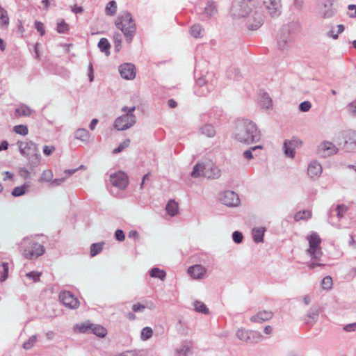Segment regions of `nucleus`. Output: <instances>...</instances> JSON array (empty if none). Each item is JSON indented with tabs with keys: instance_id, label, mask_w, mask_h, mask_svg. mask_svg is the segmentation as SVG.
<instances>
[{
	"instance_id": "f257e3e1",
	"label": "nucleus",
	"mask_w": 356,
	"mask_h": 356,
	"mask_svg": "<svg viewBox=\"0 0 356 356\" xmlns=\"http://www.w3.org/2000/svg\"><path fill=\"white\" fill-rule=\"evenodd\" d=\"M19 250L23 257L29 260H33L43 255L45 248L35 238H24L19 244Z\"/></svg>"
},
{
	"instance_id": "f03ea898",
	"label": "nucleus",
	"mask_w": 356,
	"mask_h": 356,
	"mask_svg": "<svg viewBox=\"0 0 356 356\" xmlns=\"http://www.w3.org/2000/svg\"><path fill=\"white\" fill-rule=\"evenodd\" d=\"M116 27L123 33L126 41L130 43L136 32V24L131 14L124 12L120 15L115 21Z\"/></svg>"
},
{
	"instance_id": "7ed1b4c3",
	"label": "nucleus",
	"mask_w": 356,
	"mask_h": 356,
	"mask_svg": "<svg viewBox=\"0 0 356 356\" xmlns=\"http://www.w3.org/2000/svg\"><path fill=\"white\" fill-rule=\"evenodd\" d=\"M261 134L252 121L245 120L236 134V138L241 143L250 144L260 140Z\"/></svg>"
},
{
	"instance_id": "20e7f679",
	"label": "nucleus",
	"mask_w": 356,
	"mask_h": 356,
	"mask_svg": "<svg viewBox=\"0 0 356 356\" xmlns=\"http://www.w3.org/2000/svg\"><path fill=\"white\" fill-rule=\"evenodd\" d=\"M135 109V106L131 108L124 106L122 111L124 114L116 118L114 122L115 128L119 131H123L134 126L136 122V118L133 114Z\"/></svg>"
},
{
	"instance_id": "39448f33",
	"label": "nucleus",
	"mask_w": 356,
	"mask_h": 356,
	"mask_svg": "<svg viewBox=\"0 0 356 356\" xmlns=\"http://www.w3.org/2000/svg\"><path fill=\"white\" fill-rule=\"evenodd\" d=\"M256 0H236L232 6V13L234 17L241 18L248 16L255 8Z\"/></svg>"
},
{
	"instance_id": "423d86ee",
	"label": "nucleus",
	"mask_w": 356,
	"mask_h": 356,
	"mask_svg": "<svg viewBox=\"0 0 356 356\" xmlns=\"http://www.w3.org/2000/svg\"><path fill=\"white\" fill-rule=\"evenodd\" d=\"M191 176L195 178L204 177L208 179H216L220 176V170L213 164L203 165L197 163L194 166Z\"/></svg>"
},
{
	"instance_id": "0eeeda50",
	"label": "nucleus",
	"mask_w": 356,
	"mask_h": 356,
	"mask_svg": "<svg viewBox=\"0 0 356 356\" xmlns=\"http://www.w3.org/2000/svg\"><path fill=\"white\" fill-rule=\"evenodd\" d=\"M309 248L307 250V252L310 254L312 259L318 260L322 254L321 243V239L317 233L312 232L307 237Z\"/></svg>"
},
{
	"instance_id": "6e6552de",
	"label": "nucleus",
	"mask_w": 356,
	"mask_h": 356,
	"mask_svg": "<svg viewBox=\"0 0 356 356\" xmlns=\"http://www.w3.org/2000/svg\"><path fill=\"white\" fill-rule=\"evenodd\" d=\"M236 335L240 340L248 343H257L262 339V335L259 332L244 329L238 330Z\"/></svg>"
},
{
	"instance_id": "1a4fd4ad",
	"label": "nucleus",
	"mask_w": 356,
	"mask_h": 356,
	"mask_svg": "<svg viewBox=\"0 0 356 356\" xmlns=\"http://www.w3.org/2000/svg\"><path fill=\"white\" fill-rule=\"evenodd\" d=\"M59 299L65 307L70 309H76L80 305L78 298L69 291L61 292L59 295Z\"/></svg>"
},
{
	"instance_id": "9d476101",
	"label": "nucleus",
	"mask_w": 356,
	"mask_h": 356,
	"mask_svg": "<svg viewBox=\"0 0 356 356\" xmlns=\"http://www.w3.org/2000/svg\"><path fill=\"white\" fill-rule=\"evenodd\" d=\"M220 200L222 204L229 207H236L239 203L238 195L231 191L224 192L221 195Z\"/></svg>"
},
{
	"instance_id": "9b49d317",
	"label": "nucleus",
	"mask_w": 356,
	"mask_h": 356,
	"mask_svg": "<svg viewBox=\"0 0 356 356\" xmlns=\"http://www.w3.org/2000/svg\"><path fill=\"white\" fill-rule=\"evenodd\" d=\"M338 149L331 142L325 141L318 147V153L322 156H329L336 154Z\"/></svg>"
},
{
	"instance_id": "f8f14e48",
	"label": "nucleus",
	"mask_w": 356,
	"mask_h": 356,
	"mask_svg": "<svg viewBox=\"0 0 356 356\" xmlns=\"http://www.w3.org/2000/svg\"><path fill=\"white\" fill-rule=\"evenodd\" d=\"M111 181L113 186L121 189L125 188L129 183L127 175L122 172L112 175Z\"/></svg>"
},
{
	"instance_id": "ddd939ff",
	"label": "nucleus",
	"mask_w": 356,
	"mask_h": 356,
	"mask_svg": "<svg viewBox=\"0 0 356 356\" xmlns=\"http://www.w3.org/2000/svg\"><path fill=\"white\" fill-rule=\"evenodd\" d=\"M333 1L334 0H323L322 5L319 8L323 18H330L334 15Z\"/></svg>"
},
{
	"instance_id": "4468645a",
	"label": "nucleus",
	"mask_w": 356,
	"mask_h": 356,
	"mask_svg": "<svg viewBox=\"0 0 356 356\" xmlns=\"http://www.w3.org/2000/svg\"><path fill=\"white\" fill-rule=\"evenodd\" d=\"M302 142L298 138H293L291 140H286L284 143L285 154L291 158L295 155V148L301 146Z\"/></svg>"
},
{
	"instance_id": "2eb2a0df",
	"label": "nucleus",
	"mask_w": 356,
	"mask_h": 356,
	"mask_svg": "<svg viewBox=\"0 0 356 356\" xmlns=\"http://www.w3.org/2000/svg\"><path fill=\"white\" fill-rule=\"evenodd\" d=\"M120 73L125 79H133L136 76V68L134 65L124 63L120 66Z\"/></svg>"
},
{
	"instance_id": "dca6fc26",
	"label": "nucleus",
	"mask_w": 356,
	"mask_h": 356,
	"mask_svg": "<svg viewBox=\"0 0 356 356\" xmlns=\"http://www.w3.org/2000/svg\"><path fill=\"white\" fill-rule=\"evenodd\" d=\"M20 152L26 156L33 154L37 150V147L32 141H22L19 143Z\"/></svg>"
},
{
	"instance_id": "f3484780",
	"label": "nucleus",
	"mask_w": 356,
	"mask_h": 356,
	"mask_svg": "<svg viewBox=\"0 0 356 356\" xmlns=\"http://www.w3.org/2000/svg\"><path fill=\"white\" fill-rule=\"evenodd\" d=\"M206 272L205 268L199 264L191 266L188 269V274L194 279L202 278L205 275Z\"/></svg>"
},
{
	"instance_id": "a211bd4d",
	"label": "nucleus",
	"mask_w": 356,
	"mask_h": 356,
	"mask_svg": "<svg viewBox=\"0 0 356 356\" xmlns=\"http://www.w3.org/2000/svg\"><path fill=\"white\" fill-rule=\"evenodd\" d=\"M273 312L270 311H260L257 314L250 318V321L254 323H262L270 320L273 317Z\"/></svg>"
},
{
	"instance_id": "6ab92c4d",
	"label": "nucleus",
	"mask_w": 356,
	"mask_h": 356,
	"mask_svg": "<svg viewBox=\"0 0 356 356\" xmlns=\"http://www.w3.org/2000/svg\"><path fill=\"white\" fill-rule=\"evenodd\" d=\"M307 170L309 177L316 179L322 173V167L319 163L313 161L309 165Z\"/></svg>"
},
{
	"instance_id": "aec40b11",
	"label": "nucleus",
	"mask_w": 356,
	"mask_h": 356,
	"mask_svg": "<svg viewBox=\"0 0 356 356\" xmlns=\"http://www.w3.org/2000/svg\"><path fill=\"white\" fill-rule=\"evenodd\" d=\"M264 4L271 15H277L280 8V0H264Z\"/></svg>"
},
{
	"instance_id": "412c9836",
	"label": "nucleus",
	"mask_w": 356,
	"mask_h": 356,
	"mask_svg": "<svg viewBox=\"0 0 356 356\" xmlns=\"http://www.w3.org/2000/svg\"><path fill=\"white\" fill-rule=\"evenodd\" d=\"M92 327V324L90 322H84L75 325L74 327V330L75 332L87 333L90 332Z\"/></svg>"
},
{
	"instance_id": "4be33fe9",
	"label": "nucleus",
	"mask_w": 356,
	"mask_h": 356,
	"mask_svg": "<svg viewBox=\"0 0 356 356\" xmlns=\"http://www.w3.org/2000/svg\"><path fill=\"white\" fill-rule=\"evenodd\" d=\"M32 113V110L27 106L22 105L15 111V115L17 118L29 116Z\"/></svg>"
},
{
	"instance_id": "5701e85b",
	"label": "nucleus",
	"mask_w": 356,
	"mask_h": 356,
	"mask_svg": "<svg viewBox=\"0 0 356 356\" xmlns=\"http://www.w3.org/2000/svg\"><path fill=\"white\" fill-rule=\"evenodd\" d=\"M90 331L96 336L103 338L107 334L106 329L100 325H93Z\"/></svg>"
},
{
	"instance_id": "b1692460",
	"label": "nucleus",
	"mask_w": 356,
	"mask_h": 356,
	"mask_svg": "<svg viewBox=\"0 0 356 356\" xmlns=\"http://www.w3.org/2000/svg\"><path fill=\"white\" fill-rule=\"evenodd\" d=\"M166 211L172 216H175L178 213V204L174 200H170L166 205Z\"/></svg>"
},
{
	"instance_id": "393cba45",
	"label": "nucleus",
	"mask_w": 356,
	"mask_h": 356,
	"mask_svg": "<svg viewBox=\"0 0 356 356\" xmlns=\"http://www.w3.org/2000/svg\"><path fill=\"white\" fill-rule=\"evenodd\" d=\"M54 177V173L51 170L46 169L44 170L42 174L40 175L38 181L40 183L42 182H49L52 180Z\"/></svg>"
},
{
	"instance_id": "a878e982",
	"label": "nucleus",
	"mask_w": 356,
	"mask_h": 356,
	"mask_svg": "<svg viewBox=\"0 0 356 356\" xmlns=\"http://www.w3.org/2000/svg\"><path fill=\"white\" fill-rule=\"evenodd\" d=\"M265 229L264 227L254 228L252 230V236L256 243L263 241Z\"/></svg>"
},
{
	"instance_id": "bb28decb",
	"label": "nucleus",
	"mask_w": 356,
	"mask_h": 356,
	"mask_svg": "<svg viewBox=\"0 0 356 356\" xmlns=\"http://www.w3.org/2000/svg\"><path fill=\"white\" fill-rule=\"evenodd\" d=\"M9 24V17L7 11L0 6V27L7 28Z\"/></svg>"
},
{
	"instance_id": "cd10ccee",
	"label": "nucleus",
	"mask_w": 356,
	"mask_h": 356,
	"mask_svg": "<svg viewBox=\"0 0 356 356\" xmlns=\"http://www.w3.org/2000/svg\"><path fill=\"white\" fill-rule=\"evenodd\" d=\"M29 188V184H24L20 186L15 187L12 191V195L14 197H19L24 195Z\"/></svg>"
},
{
	"instance_id": "c85d7f7f",
	"label": "nucleus",
	"mask_w": 356,
	"mask_h": 356,
	"mask_svg": "<svg viewBox=\"0 0 356 356\" xmlns=\"http://www.w3.org/2000/svg\"><path fill=\"white\" fill-rule=\"evenodd\" d=\"M98 47L102 52H104L106 55H109V49L111 44L106 38H101L98 43Z\"/></svg>"
},
{
	"instance_id": "c756f323",
	"label": "nucleus",
	"mask_w": 356,
	"mask_h": 356,
	"mask_svg": "<svg viewBox=\"0 0 356 356\" xmlns=\"http://www.w3.org/2000/svg\"><path fill=\"white\" fill-rule=\"evenodd\" d=\"M150 276L152 277L158 278L161 280H164L166 276V273L159 268H154L150 270Z\"/></svg>"
},
{
	"instance_id": "7c9ffc66",
	"label": "nucleus",
	"mask_w": 356,
	"mask_h": 356,
	"mask_svg": "<svg viewBox=\"0 0 356 356\" xmlns=\"http://www.w3.org/2000/svg\"><path fill=\"white\" fill-rule=\"evenodd\" d=\"M311 217L312 211L309 210H304L297 212L294 216L295 220L296 221H299L301 220H307L309 219Z\"/></svg>"
},
{
	"instance_id": "2f4dec72",
	"label": "nucleus",
	"mask_w": 356,
	"mask_h": 356,
	"mask_svg": "<svg viewBox=\"0 0 356 356\" xmlns=\"http://www.w3.org/2000/svg\"><path fill=\"white\" fill-rule=\"evenodd\" d=\"M75 137L76 139L80 140L81 141H86L88 140L89 137H90V134L86 129H79L76 131Z\"/></svg>"
},
{
	"instance_id": "473e14b6",
	"label": "nucleus",
	"mask_w": 356,
	"mask_h": 356,
	"mask_svg": "<svg viewBox=\"0 0 356 356\" xmlns=\"http://www.w3.org/2000/svg\"><path fill=\"white\" fill-rule=\"evenodd\" d=\"M8 264L7 263L0 264V281L3 282L8 277Z\"/></svg>"
},
{
	"instance_id": "72a5a7b5",
	"label": "nucleus",
	"mask_w": 356,
	"mask_h": 356,
	"mask_svg": "<svg viewBox=\"0 0 356 356\" xmlns=\"http://www.w3.org/2000/svg\"><path fill=\"white\" fill-rule=\"evenodd\" d=\"M56 31L59 33H66L69 31V25L63 19H60L57 23Z\"/></svg>"
},
{
	"instance_id": "f704fd0d",
	"label": "nucleus",
	"mask_w": 356,
	"mask_h": 356,
	"mask_svg": "<svg viewBox=\"0 0 356 356\" xmlns=\"http://www.w3.org/2000/svg\"><path fill=\"white\" fill-rule=\"evenodd\" d=\"M13 131L16 134L26 136L29 133V129L26 125L19 124L13 127Z\"/></svg>"
},
{
	"instance_id": "c9c22d12",
	"label": "nucleus",
	"mask_w": 356,
	"mask_h": 356,
	"mask_svg": "<svg viewBox=\"0 0 356 356\" xmlns=\"http://www.w3.org/2000/svg\"><path fill=\"white\" fill-rule=\"evenodd\" d=\"M153 335V330L150 327H145L141 331L140 338L143 341H147Z\"/></svg>"
},
{
	"instance_id": "e433bc0d",
	"label": "nucleus",
	"mask_w": 356,
	"mask_h": 356,
	"mask_svg": "<svg viewBox=\"0 0 356 356\" xmlns=\"http://www.w3.org/2000/svg\"><path fill=\"white\" fill-rule=\"evenodd\" d=\"M117 10V4L115 1H111L106 7V13L107 15H113Z\"/></svg>"
},
{
	"instance_id": "4c0bfd02",
	"label": "nucleus",
	"mask_w": 356,
	"mask_h": 356,
	"mask_svg": "<svg viewBox=\"0 0 356 356\" xmlns=\"http://www.w3.org/2000/svg\"><path fill=\"white\" fill-rule=\"evenodd\" d=\"M195 309L197 312H201L203 314H208L209 309L207 306L201 301H195L194 303Z\"/></svg>"
},
{
	"instance_id": "58836bf2",
	"label": "nucleus",
	"mask_w": 356,
	"mask_h": 356,
	"mask_svg": "<svg viewBox=\"0 0 356 356\" xmlns=\"http://www.w3.org/2000/svg\"><path fill=\"white\" fill-rule=\"evenodd\" d=\"M203 29L199 24H195L191 28V33L195 38H199L202 35Z\"/></svg>"
},
{
	"instance_id": "ea45409f",
	"label": "nucleus",
	"mask_w": 356,
	"mask_h": 356,
	"mask_svg": "<svg viewBox=\"0 0 356 356\" xmlns=\"http://www.w3.org/2000/svg\"><path fill=\"white\" fill-rule=\"evenodd\" d=\"M103 248L102 243H93L90 246V254L92 257H95L99 254Z\"/></svg>"
},
{
	"instance_id": "a19ab883",
	"label": "nucleus",
	"mask_w": 356,
	"mask_h": 356,
	"mask_svg": "<svg viewBox=\"0 0 356 356\" xmlns=\"http://www.w3.org/2000/svg\"><path fill=\"white\" fill-rule=\"evenodd\" d=\"M202 132L208 137H213L216 134L215 129L211 125H205L203 127Z\"/></svg>"
},
{
	"instance_id": "79ce46f5",
	"label": "nucleus",
	"mask_w": 356,
	"mask_h": 356,
	"mask_svg": "<svg viewBox=\"0 0 356 356\" xmlns=\"http://www.w3.org/2000/svg\"><path fill=\"white\" fill-rule=\"evenodd\" d=\"M131 140L130 139H126L122 143L120 144L118 148H115L113 150V154H118L123 151L125 148L129 147L130 145Z\"/></svg>"
},
{
	"instance_id": "37998d69",
	"label": "nucleus",
	"mask_w": 356,
	"mask_h": 356,
	"mask_svg": "<svg viewBox=\"0 0 356 356\" xmlns=\"http://www.w3.org/2000/svg\"><path fill=\"white\" fill-rule=\"evenodd\" d=\"M42 275V273L37 271H31L26 274V276L31 280L34 282H37L40 281V277Z\"/></svg>"
},
{
	"instance_id": "c03bdc74",
	"label": "nucleus",
	"mask_w": 356,
	"mask_h": 356,
	"mask_svg": "<svg viewBox=\"0 0 356 356\" xmlns=\"http://www.w3.org/2000/svg\"><path fill=\"white\" fill-rule=\"evenodd\" d=\"M348 206H346L345 204L338 205L336 208L337 217H339V218L343 217L344 216V214L346 213V211H348Z\"/></svg>"
},
{
	"instance_id": "a18cd8bd",
	"label": "nucleus",
	"mask_w": 356,
	"mask_h": 356,
	"mask_svg": "<svg viewBox=\"0 0 356 356\" xmlns=\"http://www.w3.org/2000/svg\"><path fill=\"white\" fill-rule=\"evenodd\" d=\"M113 42L116 51H119L120 50L122 43V38L120 33H116L113 35Z\"/></svg>"
},
{
	"instance_id": "49530a36",
	"label": "nucleus",
	"mask_w": 356,
	"mask_h": 356,
	"mask_svg": "<svg viewBox=\"0 0 356 356\" xmlns=\"http://www.w3.org/2000/svg\"><path fill=\"white\" fill-rule=\"evenodd\" d=\"M332 286V279L330 276H326L322 280V286L324 289H330Z\"/></svg>"
},
{
	"instance_id": "de8ad7c7",
	"label": "nucleus",
	"mask_w": 356,
	"mask_h": 356,
	"mask_svg": "<svg viewBox=\"0 0 356 356\" xmlns=\"http://www.w3.org/2000/svg\"><path fill=\"white\" fill-rule=\"evenodd\" d=\"M36 341H37V339H36L35 336L31 337L28 339V341L24 342V346H23L24 348L26 349V350L31 348L35 343Z\"/></svg>"
},
{
	"instance_id": "09e8293b",
	"label": "nucleus",
	"mask_w": 356,
	"mask_h": 356,
	"mask_svg": "<svg viewBox=\"0 0 356 356\" xmlns=\"http://www.w3.org/2000/svg\"><path fill=\"white\" fill-rule=\"evenodd\" d=\"M35 28L40 33V35L42 36L45 34V29L42 22L39 21H35Z\"/></svg>"
},
{
	"instance_id": "8fccbe9b",
	"label": "nucleus",
	"mask_w": 356,
	"mask_h": 356,
	"mask_svg": "<svg viewBox=\"0 0 356 356\" xmlns=\"http://www.w3.org/2000/svg\"><path fill=\"white\" fill-rule=\"evenodd\" d=\"M312 104L308 101H305L302 102L299 108L302 112H307L311 108Z\"/></svg>"
},
{
	"instance_id": "3c124183",
	"label": "nucleus",
	"mask_w": 356,
	"mask_h": 356,
	"mask_svg": "<svg viewBox=\"0 0 356 356\" xmlns=\"http://www.w3.org/2000/svg\"><path fill=\"white\" fill-rule=\"evenodd\" d=\"M205 11L210 15L213 14L216 11V6L214 3L213 2H208Z\"/></svg>"
},
{
	"instance_id": "603ef678",
	"label": "nucleus",
	"mask_w": 356,
	"mask_h": 356,
	"mask_svg": "<svg viewBox=\"0 0 356 356\" xmlns=\"http://www.w3.org/2000/svg\"><path fill=\"white\" fill-rule=\"evenodd\" d=\"M55 149L56 148L53 145H45L43 147V153L46 156H49L55 151Z\"/></svg>"
},
{
	"instance_id": "864d4df0",
	"label": "nucleus",
	"mask_w": 356,
	"mask_h": 356,
	"mask_svg": "<svg viewBox=\"0 0 356 356\" xmlns=\"http://www.w3.org/2000/svg\"><path fill=\"white\" fill-rule=\"evenodd\" d=\"M232 237H233L234 241L236 243H240L242 241L243 238L242 234L237 231H236L233 233Z\"/></svg>"
},
{
	"instance_id": "5fc2aeb1",
	"label": "nucleus",
	"mask_w": 356,
	"mask_h": 356,
	"mask_svg": "<svg viewBox=\"0 0 356 356\" xmlns=\"http://www.w3.org/2000/svg\"><path fill=\"white\" fill-rule=\"evenodd\" d=\"M344 27L343 25L340 24L337 26V33L334 34L333 31H330V36L334 38L337 39L338 38V33H342L343 31Z\"/></svg>"
},
{
	"instance_id": "6e6d98bb",
	"label": "nucleus",
	"mask_w": 356,
	"mask_h": 356,
	"mask_svg": "<svg viewBox=\"0 0 356 356\" xmlns=\"http://www.w3.org/2000/svg\"><path fill=\"white\" fill-rule=\"evenodd\" d=\"M115 235L116 239L119 241H123L125 238V236L122 230L118 229L115 232Z\"/></svg>"
},
{
	"instance_id": "4d7b16f0",
	"label": "nucleus",
	"mask_w": 356,
	"mask_h": 356,
	"mask_svg": "<svg viewBox=\"0 0 356 356\" xmlns=\"http://www.w3.org/2000/svg\"><path fill=\"white\" fill-rule=\"evenodd\" d=\"M145 307L143 305H141L140 303H136L133 305L132 309L135 312L143 311Z\"/></svg>"
},
{
	"instance_id": "13d9d810",
	"label": "nucleus",
	"mask_w": 356,
	"mask_h": 356,
	"mask_svg": "<svg viewBox=\"0 0 356 356\" xmlns=\"http://www.w3.org/2000/svg\"><path fill=\"white\" fill-rule=\"evenodd\" d=\"M349 10H353L354 13H350L349 16L352 18L356 17V5L351 4L348 6Z\"/></svg>"
},
{
	"instance_id": "bf43d9fd",
	"label": "nucleus",
	"mask_w": 356,
	"mask_h": 356,
	"mask_svg": "<svg viewBox=\"0 0 356 356\" xmlns=\"http://www.w3.org/2000/svg\"><path fill=\"white\" fill-rule=\"evenodd\" d=\"M344 330L346 332H351L356 330V323L348 324L344 327Z\"/></svg>"
},
{
	"instance_id": "052dcab7",
	"label": "nucleus",
	"mask_w": 356,
	"mask_h": 356,
	"mask_svg": "<svg viewBox=\"0 0 356 356\" xmlns=\"http://www.w3.org/2000/svg\"><path fill=\"white\" fill-rule=\"evenodd\" d=\"M65 180V178H60V179H55L51 180V185L53 186H58L63 183Z\"/></svg>"
},
{
	"instance_id": "680f3d73",
	"label": "nucleus",
	"mask_w": 356,
	"mask_h": 356,
	"mask_svg": "<svg viewBox=\"0 0 356 356\" xmlns=\"http://www.w3.org/2000/svg\"><path fill=\"white\" fill-rule=\"evenodd\" d=\"M349 111L350 113L356 114V100L350 104Z\"/></svg>"
},
{
	"instance_id": "e2e57ef3",
	"label": "nucleus",
	"mask_w": 356,
	"mask_h": 356,
	"mask_svg": "<svg viewBox=\"0 0 356 356\" xmlns=\"http://www.w3.org/2000/svg\"><path fill=\"white\" fill-rule=\"evenodd\" d=\"M72 10L77 14V13H81L83 12V8L81 7V6H74L72 8Z\"/></svg>"
},
{
	"instance_id": "0e129e2a",
	"label": "nucleus",
	"mask_w": 356,
	"mask_h": 356,
	"mask_svg": "<svg viewBox=\"0 0 356 356\" xmlns=\"http://www.w3.org/2000/svg\"><path fill=\"white\" fill-rule=\"evenodd\" d=\"M243 156L245 158H246L248 160L252 159V157H253L252 151L250 149L245 151L243 153Z\"/></svg>"
},
{
	"instance_id": "69168bd1",
	"label": "nucleus",
	"mask_w": 356,
	"mask_h": 356,
	"mask_svg": "<svg viewBox=\"0 0 356 356\" xmlns=\"http://www.w3.org/2000/svg\"><path fill=\"white\" fill-rule=\"evenodd\" d=\"M93 79H94L93 67H92V64H90V66H89V81L90 82H92L93 81Z\"/></svg>"
},
{
	"instance_id": "338daca9",
	"label": "nucleus",
	"mask_w": 356,
	"mask_h": 356,
	"mask_svg": "<svg viewBox=\"0 0 356 356\" xmlns=\"http://www.w3.org/2000/svg\"><path fill=\"white\" fill-rule=\"evenodd\" d=\"M8 147V143L7 141H3L0 145V152L2 150H6Z\"/></svg>"
},
{
	"instance_id": "774afa93",
	"label": "nucleus",
	"mask_w": 356,
	"mask_h": 356,
	"mask_svg": "<svg viewBox=\"0 0 356 356\" xmlns=\"http://www.w3.org/2000/svg\"><path fill=\"white\" fill-rule=\"evenodd\" d=\"M97 122H98V120H97V119H93V120L91 121L90 124V129L91 130H94V129H95V126H96V125H97Z\"/></svg>"
}]
</instances>
